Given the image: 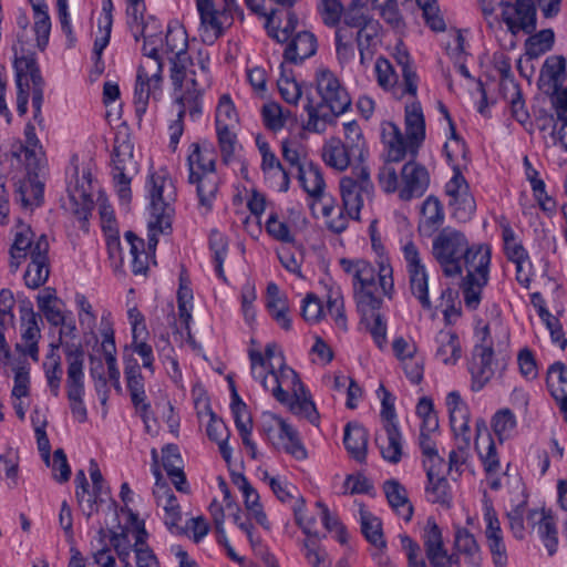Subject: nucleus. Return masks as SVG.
<instances>
[{"label":"nucleus","mask_w":567,"mask_h":567,"mask_svg":"<svg viewBox=\"0 0 567 567\" xmlns=\"http://www.w3.org/2000/svg\"><path fill=\"white\" fill-rule=\"evenodd\" d=\"M341 17L346 25L357 30L374 21L370 14L368 0H352L346 9L342 7Z\"/></svg>","instance_id":"obj_52"},{"label":"nucleus","mask_w":567,"mask_h":567,"mask_svg":"<svg viewBox=\"0 0 567 567\" xmlns=\"http://www.w3.org/2000/svg\"><path fill=\"white\" fill-rule=\"evenodd\" d=\"M402 254L409 275L411 292L419 300L422 308L430 310L432 302L429 297V274L420 249L412 240H409L403 245Z\"/></svg>","instance_id":"obj_13"},{"label":"nucleus","mask_w":567,"mask_h":567,"mask_svg":"<svg viewBox=\"0 0 567 567\" xmlns=\"http://www.w3.org/2000/svg\"><path fill=\"white\" fill-rule=\"evenodd\" d=\"M261 171L265 177L271 181V186L278 192H287L290 185L289 173L285 169L276 154L261 156Z\"/></svg>","instance_id":"obj_43"},{"label":"nucleus","mask_w":567,"mask_h":567,"mask_svg":"<svg viewBox=\"0 0 567 567\" xmlns=\"http://www.w3.org/2000/svg\"><path fill=\"white\" fill-rule=\"evenodd\" d=\"M546 386L560 412H567V365L564 362L555 361L548 367Z\"/></svg>","instance_id":"obj_28"},{"label":"nucleus","mask_w":567,"mask_h":567,"mask_svg":"<svg viewBox=\"0 0 567 567\" xmlns=\"http://www.w3.org/2000/svg\"><path fill=\"white\" fill-rule=\"evenodd\" d=\"M92 175L90 171H84L82 181L76 182L73 188L69 189V198L73 215L82 223L81 228L87 230V221L94 208V202L91 196Z\"/></svg>","instance_id":"obj_19"},{"label":"nucleus","mask_w":567,"mask_h":567,"mask_svg":"<svg viewBox=\"0 0 567 567\" xmlns=\"http://www.w3.org/2000/svg\"><path fill=\"white\" fill-rule=\"evenodd\" d=\"M381 140L388 151V158L391 162H401L406 154L414 158L419 148H413L409 134H402L400 127L392 123L385 122L381 126Z\"/></svg>","instance_id":"obj_20"},{"label":"nucleus","mask_w":567,"mask_h":567,"mask_svg":"<svg viewBox=\"0 0 567 567\" xmlns=\"http://www.w3.org/2000/svg\"><path fill=\"white\" fill-rule=\"evenodd\" d=\"M449 205L452 209V217L461 223L468 221L476 210L475 199L470 192L450 199Z\"/></svg>","instance_id":"obj_62"},{"label":"nucleus","mask_w":567,"mask_h":567,"mask_svg":"<svg viewBox=\"0 0 567 567\" xmlns=\"http://www.w3.org/2000/svg\"><path fill=\"white\" fill-rule=\"evenodd\" d=\"M217 153L213 143L204 141L188 146L187 166L190 178L195 173L216 171Z\"/></svg>","instance_id":"obj_22"},{"label":"nucleus","mask_w":567,"mask_h":567,"mask_svg":"<svg viewBox=\"0 0 567 567\" xmlns=\"http://www.w3.org/2000/svg\"><path fill=\"white\" fill-rule=\"evenodd\" d=\"M178 105L177 116L168 125L169 143L168 148L174 153L178 147L179 140L184 133V118L186 113L193 121H197L203 114V102L198 100L196 90L174 99Z\"/></svg>","instance_id":"obj_16"},{"label":"nucleus","mask_w":567,"mask_h":567,"mask_svg":"<svg viewBox=\"0 0 567 567\" xmlns=\"http://www.w3.org/2000/svg\"><path fill=\"white\" fill-rule=\"evenodd\" d=\"M297 177L301 187L309 196L319 199L323 195L326 183L319 165L309 162L306 167L300 168Z\"/></svg>","instance_id":"obj_45"},{"label":"nucleus","mask_w":567,"mask_h":567,"mask_svg":"<svg viewBox=\"0 0 567 567\" xmlns=\"http://www.w3.org/2000/svg\"><path fill=\"white\" fill-rule=\"evenodd\" d=\"M375 74L378 84L385 91H392L396 94V85L399 83V76L392 65V63L385 58H378L375 62Z\"/></svg>","instance_id":"obj_61"},{"label":"nucleus","mask_w":567,"mask_h":567,"mask_svg":"<svg viewBox=\"0 0 567 567\" xmlns=\"http://www.w3.org/2000/svg\"><path fill=\"white\" fill-rule=\"evenodd\" d=\"M272 381V396L278 402L288 405L292 414L308 420L311 424H318L316 404L293 369L284 368Z\"/></svg>","instance_id":"obj_4"},{"label":"nucleus","mask_w":567,"mask_h":567,"mask_svg":"<svg viewBox=\"0 0 567 567\" xmlns=\"http://www.w3.org/2000/svg\"><path fill=\"white\" fill-rule=\"evenodd\" d=\"M429 184L430 175L427 169L414 161H410L401 169L399 197L405 202L419 198L426 192Z\"/></svg>","instance_id":"obj_17"},{"label":"nucleus","mask_w":567,"mask_h":567,"mask_svg":"<svg viewBox=\"0 0 567 567\" xmlns=\"http://www.w3.org/2000/svg\"><path fill=\"white\" fill-rule=\"evenodd\" d=\"M238 122V114L236 107L229 94L220 96L215 115V127L221 128V126L231 127Z\"/></svg>","instance_id":"obj_64"},{"label":"nucleus","mask_w":567,"mask_h":567,"mask_svg":"<svg viewBox=\"0 0 567 567\" xmlns=\"http://www.w3.org/2000/svg\"><path fill=\"white\" fill-rule=\"evenodd\" d=\"M168 61L171 63L169 79L175 99L196 90L198 100L203 102V93L210 85L208 53L198 52L199 73L194 69L195 64L189 54L169 58Z\"/></svg>","instance_id":"obj_6"},{"label":"nucleus","mask_w":567,"mask_h":567,"mask_svg":"<svg viewBox=\"0 0 567 567\" xmlns=\"http://www.w3.org/2000/svg\"><path fill=\"white\" fill-rule=\"evenodd\" d=\"M316 90L320 102L313 104L308 99L305 110L308 121L305 128L309 132L323 133L328 124L349 111L352 104L351 96L334 72L328 68H319L315 75Z\"/></svg>","instance_id":"obj_3"},{"label":"nucleus","mask_w":567,"mask_h":567,"mask_svg":"<svg viewBox=\"0 0 567 567\" xmlns=\"http://www.w3.org/2000/svg\"><path fill=\"white\" fill-rule=\"evenodd\" d=\"M21 315V336L25 343V348L22 349L20 344H17V349L22 351L24 354L30 355L34 361L39 359L38 341L40 339V328L38 324V316L33 311L30 303L20 308Z\"/></svg>","instance_id":"obj_24"},{"label":"nucleus","mask_w":567,"mask_h":567,"mask_svg":"<svg viewBox=\"0 0 567 567\" xmlns=\"http://www.w3.org/2000/svg\"><path fill=\"white\" fill-rule=\"evenodd\" d=\"M208 243L215 265V272L219 279L226 282L227 278L223 265L228 254V239L219 230L213 229L209 234Z\"/></svg>","instance_id":"obj_54"},{"label":"nucleus","mask_w":567,"mask_h":567,"mask_svg":"<svg viewBox=\"0 0 567 567\" xmlns=\"http://www.w3.org/2000/svg\"><path fill=\"white\" fill-rule=\"evenodd\" d=\"M502 20L513 35L530 34L537 27V11L533 0L501 1Z\"/></svg>","instance_id":"obj_14"},{"label":"nucleus","mask_w":567,"mask_h":567,"mask_svg":"<svg viewBox=\"0 0 567 567\" xmlns=\"http://www.w3.org/2000/svg\"><path fill=\"white\" fill-rule=\"evenodd\" d=\"M35 241L37 240H33V233L30 228H25L16 234L14 241L10 249V266L14 270L19 268L21 261L28 256L31 258Z\"/></svg>","instance_id":"obj_51"},{"label":"nucleus","mask_w":567,"mask_h":567,"mask_svg":"<svg viewBox=\"0 0 567 567\" xmlns=\"http://www.w3.org/2000/svg\"><path fill=\"white\" fill-rule=\"evenodd\" d=\"M368 430L358 422H349L344 427L343 444L348 453L358 462L367 458Z\"/></svg>","instance_id":"obj_35"},{"label":"nucleus","mask_w":567,"mask_h":567,"mask_svg":"<svg viewBox=\"0 0 567 567\" xmlns=\"http://www.w3.org/2000/svg\"><path fill=\"white\" fill-rule=\"evenodd\" d=\"M188 183L196 184L199 205L210 210L218 192V176L216 171L195 173L193 178H190V174H188Z\"/></svg>","instance_id":"obj_40"},{"label":"nucleus","mask_w":567,"mask_h":567,"mask_svg":"<svg viewBox=\"0 0 567 567\" xmlns=\"http://www.w3.org/2000/svg\"><path fill=\"white\" fill-rule=\"evenodd\" d=\"M140 172L134 157V145L127 135H116L111 158V176L114 189L122 204L132 199L131 183Z\"/></svg>","instance_id":"obj_7"},{"label":"nucleus","mask_w":567,"mask_h":567,"mask_svg":"<svg viewBox=\"0 0 567 567\" xmlns=\"http://www.w3.org/2000/svg\"><path fill=\"white\" fill-rule=\"evenodd\" d=\"M163 45H159L158 59L164 66L162 55L169 58H177L187 55V33L183 25L178 22H171L167 25L165 38L162 37Z\"/></svg>","instance_id":"obj_29"},{"label":"nucleus","mask_w":567,"mask_h":567,"mask_svg":"<svg viewBox=\"0 0 567 567\" xmlns=\"http://www.w3.org/2000/svg\"><path fill=\"white\" fill-rule=\"evenodd\" d=\"M327 311L340 329L347 330L343 297L339 287L329 288L327 293Z\"/></svg>","instance_id":"obj_60"},{"label":"nucleus","mask_w":567,"mask_h":567,"mask_svg":"<svg viewBox=\"0 0 567 567\" xmlns=\"http://www.w3.org/2000/svg\"><path fill=\"white\" fill-rule=\"evenodd\" d=\"M145 1H126L127 27L135 41L144 39L143 54L147 58L137 69L134 87L135 114L141 120L147 111L150 100H159L163 85V65L158 59L162 35L148 32L150 23L145 22Z\"/></svg>","instance_id":"obj_2"},{"label":"nucleus","mask_w":567,"mask_h":567,"mask_svg":"<svg viewBox=\"0 0 567 567\" xmlns=\"http://www.w3.org/2000/svg\"><path fill=\"white\" fill-rule=\"evenodd\" d=\"M475 334L480 342L473 347L468 372L471 374V389L478 392L493 379L499 369V363L494 360L491 326L486 323L481 328L476 327Z\"/></svg>","instance_id":"obj_10"},{"label":"nucleus","mask_w":567,"mask_h":567,"mask_svg":"<svg viewBox=\"0 0 567 567\" xmlns=\"http://www.w3.org/2000/svg\"><path fill=\"white\" fill-rule=\"evenodd\" d=\"M446 406L454 437H471L470 409L457 391L447 394Z\"/></svg>","instance_id":"obj_26"},{"label":"nucleus","mask_w":567,"mask_h":567,"mask_svg":"<svg viewBox=\"0 0 567 567\" xmlns=\"http://www.w3.org/2000/svg\"><path fill=\"white\" fill-rule=\"evenodd\" d=\"M524 43L525 54L532 60L537 59L550 51L555 43V33L553 29H543L538 32L528 34Z\"/></svg>","instance_id":"obj_50"},{"label":"nucleus","mask_w":567,"mask_h":567,"mask_svg":"<svg viewBox=\"0 0 567 567\" xmlns=\"http://www.w3.org/2000/svg\"><path fill=\"white\" fill-rule=\"evenodd\" d=\"M352 158L355 159L354 155L348 152V147L340 138L332 137L322 147L323 162L337 171H344Z\"/></svg>","instance_id":"obj_44"},{"label":"nucleus","mask_w":567,"mask_h":567,"mask_svg":"<svg viewBox=\"0 0 567 567\" xmlns=\"http://www.w3.org/2000/svg\"><path fill=\"white\" fill-rule=\"evenodd\" d=\"M379 22L372 21L371 23L360 28L355 32V42L360 53V62L364 64L371 60L374 53L375 39L378 35Z\"/></svg>","instance_id":"obj_53"},{"label":"nucleus","mask_w":567,"mask_h":567,"mask_svg":"<svg viewBox=\"0 0 567 567\" xmlns=\"http://www.w3.org/2000/svg\"><path fill=\"white\" fill-rule=\"evenodd\" d=\"M371 246L377 255L375 262L378 265V279L381 290L385 297L391 299L394 292V280L390 258L385 254V248L378 235L371 236Z\"/></svg>","instance_id":"obj_36"},{"label":"nucleus","mask_w":567,"mask_h":567,"mask_svg":"<svg viewBox=\"0 0 567 567\" xmlns=\"http://www.w3.org/2000/svg\"><path fill=\"white\" fill-rule=\"evenodd\" d=\"M383 489L390 506L405 522H410L413 515V506L408 498L405 487L395 480L386 481Z\"/></svg>","instance_id":"obj_41"},{"label":"nucleus","mask_w":567,"mask_h":567,"mask_svg":"<svg viewBox=\"0 0 567 567\" xmlns=\"http://www.w3.org/2000/svg\"><path fill=\"white\" fill-rule=\"evenodd\" d=\"M358 309L362 315V321L365 323L374 343L379 349H383L386 344V321L380 313L381 307H375L370 311L362 307H358Z\"/></svg>","instance_id":"obj_49"},{"label":"nucleus","mask_w":567,"mask_h":567,"mask_svg":"<svg viewBox=\"0 0 567 567\" xmlns=\"http://www.w3.org/2000/svg\"><path fill=\"white\" fill-rule=\"evenodd\" d=\"M200 18V35L204 42L213 44L234 20L238 9L236 0H196Z\"/></svg>","instance_id":"obj_11"},{"label":"nucleus","mask_w":567,"mask_h":567,"mask_svg":"<svg viewBox=\"0 0 567 567\" xmlns=\"http://www.w3.org/2000/svg\"><path fill=\"white\" fill-rule=\"evenodd\" d=\"M281 156L291 168H296L297 173L311 162L303 145L296 138L281 142Z\"/></svg>","instance_id":"obj_57"},{"label":"nucleus","mask_w":567,"mask_h":567,"mask_svg":"<svg viewBox=\"0 0 567 567\" xmlns=\"http://www.w3.org/2000/svg\"><path fill=\"white\" fill-rule=\"evenodd\" d=\"M527 519L532 520L534 525L537 524L538 535L548 555L553 556L558 548V532L554 517L545 511L530 509Z\"/></svg>","instance_id":"obj_33"},{"label":"nucleus","mask_w":567,"mask_h":567,"mask_svg":"<svg viewBox=\"0 0 567 567\" xmlns=\"http://www.w3.org/2000/svg\"><path fill=\"white\" fill-rule=\"evenodd\" d=\"M360 525L361 533L367 542L380 550L373 557L378 559L379 564L388 563V557L383 555V551L386 549V542L383 535L382 522L379 517L367 511L362 504L360 505Z\"/></svg>","instance_id":"obj_23"},{"label":"nucleus","mask_w":567,"mask_h":567,"mask_svg":"<svg viewBox=\"0 0 567 567\" xmlns=\"http://www.w3.org/2000/svg\"><path fill=\"white\" fill-rule=\"evenodd\" d=\"M89 472L93 485V493L92 495H89L86 499L87 516H91L92 513L96 511L95 505H97L99 503H104L106 502V499L111 498V491L110 487L105 484L99 465L94 458L90 460Z\"/></svg>","instance_id":"obj_47"},{"label":"nucleus","mask_w":567,"mask_h":567,"mask_svg":"<svg viewBox=\"0 0 567 567\" xmlns=\"http://www.w3.org/2000/svg\"><path fill=\"white\" fill-rule=\"evenodd\" d=\"M393 56L396 64L401 68V73L403 78V90L400 97H402L404 94H409L415 97L419 85V76L416 74L414 66L411 63V56L409 52L405 49L396 47Z\"/></svg>","instance_id":"obj_46"},{"label":"nucleus","mask_w":567,"mask_h":567,"mask_svg":"<svg viewBox=\"0 0 567 567\" xmlns=\"http://www.w3.org/2000/svg\"><path fill=\"white\" fill-rule=\"evenodd\" d=\"M384 435L377 434L375 443L382 457L389 463L396 464L403 454L402 435L398 423L383 424Z\"/></svg>","instance_id":"obj_31"},{"label":"nucleus","mask_w":567,"mask_h":567,"mask_svg":"<svg viewBox=\"0 0 567 567\" xmlns=\"http://www.w3.org/2000/svg\"><path fill=\"white\" fill-rule=\"evenodd\" d=\"M431 255L444 277L462 278L464 305L476 310L489 280L491 245L471 243L464 231L446 226L433 235Z\"/></svg>","instance_id":"obj_1"},{"label":"nucleus","mask_w":567,"mask_h":567,"mask_svg":"<svg viewBox=\"0 0 567 567\" xmlns=\"http://www.w3.org/2000/svg\"><path fill=\"white\" fill-rule=\"evenodd\" d=\"M339 187L343 209L351 219L359 220L361 209L374 196L369 168L364 164L354 166L349 175L340 179Z\"/></svg>","instance_id":"obj_9"},{"label":"nucleus","mask_w":567,"mask_h":567,"mask_svg":"<svg viewBox=\"0 0 567 567\" xmlns=\"http://www.w3.org/2000/svg\"><path fill=\"white\" fill-rule=\"evenodd\" d=\"M216 134L221 161L225 165H229L235 159V151L238 145L237 135L227 126L216 128Z\"/></svg>","instance_id":"obj_63"},{"label":"nucleus","mask_w":567,"mask_h":567,"mask_svg":"<svg viewBox=\"0 0 567 567\" xmlns=\"http://www.w3.org/2000/svg\"><path fill=\"white\" fill-rule=\"evenodd\" d=\"M439 344L435 357L444 364H456L462 357V347L456 332L452 330H441L436 336Z\"/></svg>","instance_id":"obj_42"},{"label":"nucleus","mask_w":567,"mask_h":567,"mask_svg":"<svg viewBox=\"0 0 567 567\" xmlns=\"http://www.w3.org/2000/svg\"><path fill=\"white\" fill-rule=\"evenodd\" d=\"M405 133L413 148H420L425 140V118L419 101L405 105Z\"/></svg>","instance_id":"obj_37"},{"label":"nucleus","mask_w":567,"mask_h":567,"mask_svg":"<svg viewBox=\"0 0 567 567\" xmlns=\"http://www.w3.org/2000/svg\"><path fill=\"white\" fill-rule=\"evenodd\" d=\"M233 483L241 491L245 506L255 520L265 529H270V523L260 504V496L247 477L244 474H236L233 476Z\"/></svg>","instance_id":"obj_32"},{"label":"nucleus","mask_w":567,"mask_h":567,"mask_svg":"<svg viewBox=\"0 0 567 567\" xmlns=\"http://www.w3.org/2000/svg\"><path fill=\"white\" fill-rule=\"evenodd\" d=\"M454 547L470 567H480L482 551L475 536L466 528L458 527L454 535Z\"/></svg>","instance_id":"obj_39"},{"label":"nucleus","mask_w":567,"mask_h":567,"mask_svg":"<svg viewBox=\"0 0 567 567\" xmlns=\"http://www.w3.org/2000/svg\"><path fill=\"white\" fill-rule=\"evenodd\" d=\"M65 357L68 361V399L70 401V409L73 416L83 423L87 420V411L83 402L84 395V373L83 361L84 352L81 346L66 344Z\"/></svg>","instance_id":"obj_12"},{"label":"nucleus","mask_w":567,"mask_h":567,"mask_svg":"<svg viewBox=\"0 0 567 567\" xmlns=\"http://www.w3.org/2000/svg\"><path fill=\"white\" fill-rule=\"evenodd\" d=\"M43 199V184L37 177L28 176L21 181L16 189V200L20 202L23 208L40 206Z\"/></svg>","instance_id":"obj_48"},{"label":"nucleus","mask_w":567,"mask_h":567,"mask_svg":"<svg viewBox=\"0 0 567 567\" xmlns=\"http://www.w3.org/2000/svg\"><path fill=\"white\" fill-rule=\"evenodd\" d=\"M343 145L348 147V152H350V154L354 155L355 159L360 161V164H363V157L367 153V148L360 125L357 121L347 122L343 124Z\"/></svg>","instance_id":"obj_55"},{"label":"nucleus","mask_w":567,"mask_h":567,"mask_svg":"<svg viewBox=\"0 0 567 567\" xmlns=\"http://www.w3.org/2000/svg\"><path fill=\"white\" fill-rule=\"evenodd\" d=\"M147 196L150 199L151 229H158L164 233L171 229L172 219L175 214L174 203L177 198L176 187L166 169L150 173L146 182Z\"/></svg>","instance_id":"obj_5"},{"label":"nucleus","mask_w":567,"mask_h":567,"mask_svg":"<svg viewBox=\"0 0 567 567\" xmlns=\"http://www.w3.org/2000/svg\"><path fill=\"white\" fill-rule=\"evenodd\" d=\"M130 517L136 522L137 532L135 535V543L133 550L135 553L136 567H159V561L154 554L153 549L147 545V532L144 527V522H138L137 515L131 509H127Z\"/></svg>","instance_id":"obj_38"},{"label":"nucleus","mask_w":567,"mask_h":567,"mask_svg":"<svg viewBox=\"0 0 567 567\" xmlns=\"http://www.w3.org/2000/svg\"><path fill=\"white\" fill-rule=\"evenodd\" d=\"M445 220V213L440 199L433 195L425 198L421 207L419 233L431 237L436 234Z\"/></svg>","instance_id":"obj_27"},{"label":"nucleus","mask_w":567,"mask_h":567,"mask_svg":"<svg viewBox=\"0 0 567 567\" xmlns=\"http://www.w3.org/2000/svg\"><path fill=\"white\" fill-rule=\"evenodd\" d=\"M277 86L281 97L289 104H297L301 97V85L296 81L291 69L280 64V76Z\"/></svg>","instance_id":"obj_56"},{"label":"nucleus","mask_w":567,"mask_h":567,"mask_svg":"<svg viewBox=\"0 0 567 567\" xmlns=\"http://www.w3.org/2000/svg\"><path fill=\"white\" fill-rule=\"evenodd\" d=\"M567 80V61L565 56L553 54L545 59L537 80L543 93H556Z\"/></svg>","instance_id":"obj_21"},{"label":"nucleus","mask_w":567,"mask_h":567,"mask_svg":"<svg viewBox=\"0 0 567 567\" xmlns=\"http://www.w3.org/2000/svg\"><path fill=\"white\" fill-rule=\"evenodd\" d=\"M340 266L346 274L352 276L358 307L369 311L375 307H382L383 299L381 296L385 295L382 292L380 284L377 285L378 270L371 262L364 259L342 258Z\"/></svg>","instance_id":"obj_8"},{"label":"nucleus","mask_w":567,"mask_h":567,"mask_svg":"<svg viewBox=\"0 0 567 567\" xmlns=\"http://www.w3.org/2000/svg\"><path fill=\"white\" fill-rule=\"evenodd\" d=\"M49 241L45 235H41L31 254V260L24 272V282L29 288L37 289L45 284L49 278Z\"/></svg>","instance_id":"obj_18"},{"label":"nucleus","mask_w":567,"mask_h":567,"mask_svg":"<svg viewBox=\"0 0 567 567\" xmlns=\"http://www.w3.org/2000/svg\"><path fill=\"white\" fill-rule=\"evenodd\" d=\"M483 518L485 522L484 536L491 554L494 567H507L508 553L505 544L504 532L497 513L492 504L484 505Z\"/></svg>","instance_id":"obj_15"},{"label":"nucleus","mask_w":567,"mask_h":567,"mask_svg":"<svg viewBox=\"0 0 567 567\" xmlns=\"http://www.w3.org/2000/svg\"><path fill=\"white\" fill-rule=\"evenodd\" d=\"M441 468L442 467L430 465L429 470H425L427 477L425 494L429 502L450 508L453 498L451 486L449 481L444 476H441Z\"/></svg>","instance_id":"obj_30"},{"label":"nucleus","mask_w":567,"mask_h":567,"mask_svg":"<svg viewBox=\"0 0 567 567\" xmlns=\"http://www.w3.org/2000/svg\"><path fill=\"white\" fill-rule=\"evenodd\" d=\"M271 421L278 425V437L282 444L284 451L298 461L307 458V450L299 436V432L284 419L274 414L269 415Z\"/></svg>","instance_id":"obj_34"},{"label":"nucleus","mask_w":567,"mask_h":567,"mask_svg":"<svg viewBox=\"0 0 567 567\" xmlns=\"http://www.w3.org/2000/svg\"><path fill=\"white\" fill-rule=\"evenodd\" d=\"M58 348L59 344H51V351L48 353L47 361L43 364L48 385L54 396H58L60 393V383L63 374L60 355L55 353Z\"/></svg>","instance_id":"obj_58"},{"label":"nucleus","mask_w":567,"mask_h":567,"mask_svg":"<svg viewBox=\"0 0 567 567\" xmlns=\"http://www.w3.org/2000/svg\"><path fill=\"white\" fill-rule=\"evenodd\" d=\"M422 540L425 548L426 557L445 550L442 530L435 519L430 517L426 520L422 534Z\"/></svg>","instance_id":"obj_59"},{"label":"nucleus","mask_w":567,"mask_h":567,"mask_svg":"<svg viewBox=\"0 0 567 567\" xmlns=\"http://www.w3.org/2000/svg\"><path fill=\"white\" fill-rule=\"evenodd\" d=\"M286 43L284 59L292 64L302 63L306 59L311 58L318 48L317 38L309 31L297 32Z\"/></svg>","instance_id":"obj_25"}]
</instances>
